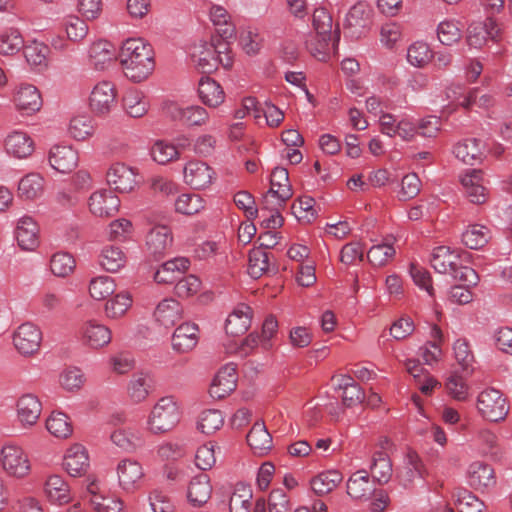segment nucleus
<instances>
[{
    "mask_svg": "<svg viewBox=\"0 0 512 512\" xmlns=\"http://www.w3.org/2000/svg\"><path fill=\"white\" fill-rule=\"evenodd\" d=\"M313 31L305 38L306 51L316 60L328 62L337 54L340 29H333V19L325 8H316L312 17Z\"/></svg>",
    "mask_w": 512,
    "mask_h": 512,
    "instance_id": "nucleus-1",
    "label": "nucleus"
},
{
    "mask_svg": "<svg viewBox=\"0 0 512 512\" xmlns=\"http://www.w3.org/2000/svg\"><path fill=\"white\" fill-rule=\"evenodd\" d=\"M119 58L124 75L136 83L146 80L155 68L153 48L141 38L127 39Z\"/></svg>",
    "mask_w": 512,
    "mask_h": 512,
    "instance_id": "nucleus-2",
    "label": "nucleus"
},
{
    "mask_svg": "<svg viewBox=\"0 0 512 512\" xmlns=\"http://www.w3.org/2000/svg\"><path fill=\"white\" fill-rule=\"evenodd\" d=\"M430 262L436 272L449 274L455 280L467 285H477L479 282L477 272L471 267L463 266L459 253L450 247L438 246L434 248Z\"/></svg>",
    "mask_w": 512,
    "mask_h": 512,
    "instance_id": "nucleus-3",
    "label": "nucleus"
},
{
    "mask_svg": "<svg viewBox=\"0 0 512 512\" xmlns=\"http://www.w3.org/2000/svg\"><path fill=\"white\" fill-rule=\"evenodd\" d=\"M181 420V409L173 396H163L153 405L146 419V430L153 435L172 431Z\"/></svg>",
    "mask_w": 512,
    "mask_h": 512,
    "instance_id": "nucleus-4",
    "label": "nucleus"
},
{
    "mask_svg": "<svg viewBox=\"0 0 512 512\" xmlns=\"http://www.w3.org/2000/svg\"><path fill=\"white\" fill-rule=\"evenodd\" d=\"M0 465L8 477L16 480L26 479L32 471L28 453L20 445L11 442L1 447Z\"/></svg>",
    "mask_w": 512,
    "mask_h": 512,
    "instance_id": "nucleus-5",
    "label": "nucleus"
},
{
    "mask_svg": "<svg viewBox=\"0 0 512 512\" xmlns=\"http://www.w3.org/2000/svg\"><path fill=\"white\" fill-rule=\"evenodd\" d=\"M476 406L479 414L491 422L504 420L509 412L506 398L495 388L482 390L477 397Z\"/></svg>",
    "mask_w": 512,
    "mask_h": 512,
    "instance_id": "nucleus-6",
    "label": "nucleus"
},
{
    "mask_svg": "<svg viewBox=\"0 0 512 512\" xmlns=\"http://www.w3.org/2000/svg\"><path fill=\"white\" fill-rule=\"evenodd\" d=\"M373 9L365 1H358L348 11L344 21L345 34L352 39L365 36L372 25Z\"/></svg>",
    "mask_w": 512,
    "mask_h": 512,
    "instance_id": "nucleus-7",
    "label": "nucleus"
},
{
    "mask_svg": "<svg viewBox=\"0 0 512 512\" xmlns=\"http://www.w3.org/2000/svg\"><path fill=\"white\" fill-rule=\"evenodd\" d=\"M292 195L288 170L284 167L274 168L270 177V189L264 195L263 202L268 204L275 200L276 206H284Z\"/></svg>",
    "mask_w": 512,
    "mask_h": 512,
    "instance_id": "nucleus-8",
    "label": "nucleus"
},
{
    "mask_svg": "<svg viewBox=\"0 0 512 512\" xmlns=\"http://www.w3.org/2000/svg\"><path fill=\"white\" fill-rule=\"evenodd\" d=\"M42 342L40 328L32 322L22 323L14 332L13 343L19 353L33 355L36 353Z\"/></svg>",
    "mask_w": 512,
    "mask_h": 512,
    "instance_id": "nucleus-9",
    "label": "nucleus"
},
{
    "mask_svg": "<svg viewBox=\"0 0 512 512\" xmlns=\"http://www.w3.org/2000/svg\"><path fill=\"white\" fill-rule=\"evenodd\" d=\"M88 206L96 217H112L119 210L120 199L111 189H100L92 193Z\"/></svg>",
    "mask_w": 512,
    "mask_h": 512,
    "instance_id": "nucleus-10",
    "label": "nucleus"
},
{
    "mask_svg": "<svg viewBox=\"0 0 512 512\" xmlns=\"http://www.w3.org/2000/svg\"><path fill=\"white\" fill-rule=\"evenodd\" d=\"M106 180L114 190L121 193H128L137 185L135 169L120 162L109 167Z\"/></svg>",
    "mask_w": 512,
    "mask_h": 512,
    "instance_id": "nucleus-11",
    "label": "nucleus"
},
{
    "mask_svg": "<svg viewBox=\"0 0 512 512\" xmlns=\"http://www.w3.org/2000/svg\"><path fill=\"white\" fill-rule=\"evenodd\" d=\"M80 339L82 343L91 349H100L111 342V330L104 324L89 320L82 324L80 328Z\"/></svg>",
    "mask_w": 512,
    "mask_h": 512,
    "instance_id": "nucleus-12",
    "label": "nucleus"
},
{
    "mask_svg": "<svg viewBox=\"0 0 512 512\" xmlns=\"http://www.w3.org/2000/svg\"><path fill=\"white\" fill-rule=\"evenodd\" d=\"M3 147L8 156L16 159H26L34 152L35 143L28 133L14 130L5 137Z\"/></svg>",
    "mask_w": 512,
    "mask_h": 512,
    "instance_id": "nucleus-13",
    "label": "nucleus"
},
{
    "mask_svg": "<svg viewBox=\"0 0 512 512\" xmlns=\"http://www.w3.org/2000/svg\"><path fill=\"white\" fill-rule=\"evenodd\" d=\"M78 161V152L71 146L55 145L48 154L51 168L62 174L72 172L77 167Z\"/></svg>",
    "mask_w": 512,
    "mask_h": 512,
    "instance_id": "nucleus-14",
    "label": "nucleus"
},
{
    "mask_svg": "<svg viewBox=\"0 0 512 512\" xmlns=\"http://www.w3.org/2000/svg\"><path fill=\"white\" fill-rule=\"evenodd\" d=\"M173 244L171 229L165 225H157L146 235V247L154 257H163L170 252Z\"/></svg>",
    "mask_w": 512,
    "mask_h": 512,
    "instance_id": "nucleus-15",
    "label": "nucleus"
},
{
    "mask_svg": "<svg viewBox=\"0 0 512 512\" xmlns=\"http://www.w3.org/2000/svg\"><path fill=\"white\" fill-rule=\"evenodd\" d=\"M44 496L52 505L63 506L72 501V494L66 480L57 474L49 475L43 487Z\"/></svg>",
    "mask_w": 512,
    "mask_h": 512,
    "instance_id": "nucleus-16",
    "label": "nucleus"
},
{
    "mask_svg": "<svg viewBox=\"0 0 512 512\" xmlns=\"http://www.w3.org/2000/svg\"><path fill=\"white\" fill-rule=\"evenodd\" d=\"M469 485L478 491H488L496 485V475L490 464L475 461L470 464L468 471Z\"/></svg>",
    "mask_w": 512,
    "mask_h": 512,
    "instance_id": "nucleus-17",
    "label": "nucleus"
},
{
    "mask_svg": "<svg viewBox=\"0 0 512 512\" xmlns=\"http://www.w3.org/2000/svg\"><path fill=\"white\" fill-rule=\"evenodd\" d=\"M162 108L164 113L173 120H180L187 125H201L208 118L206 110L200 106H189L183 109L174 101L167 100Z\"/></svg>",
    "mask_w": 512,
    "mask_h": 512,
    "instance_id": "nucleus-18",
    "label": "nucleus"
},
{
    "mask_svg": "<svg viewBox=\"0 0 512 512\" xmlns=\"http://www.w3.org/2000/svg\"><path fill=\"white\" fill-rule=\"evenodd\" d=\"M117 475L120 487L127 492H132L140 486L144 471L138 461L126 458L118 463Z\"/></svg>",
    "mask_w": 512,
    "mask_h": 512,
    "instance_id": "nucleus-19",
    "label": "nucleus"
},
{
    "mask_svg": "<svg viewBox=\"0 0 512 512\" xmlns=\"http://www.w3.org/2000/svg\"><path fill=\"white\" fill-rule=\"evenodd\" d=\"M237 373L234 364H226L215 375L209 389L212 398L222 399L236 389Z\"/></svg>",
    "mask_w": 512,
    "mask_h": 512,
    "instance_id": "nucleus-20",
    "label": "nucleus"
},
{
    "mask_svg": "<svg viewBox=\"0 0 512 512\" xmlns=\"http://www.w3.org/2000/svg\"><path fill=\"white\" fill-rule=\"evenodd\" d=\"M90 466L88 451L78 443L71 445L64 454L63 467L72 477L85 474Z\"/></svg>",
    "mask_w": 512,
    "mask_h": 512,
    "instance_id": "nucleus-21",
    "label": "nucleus"
},
{
    "mask_svg": "<svg viewBox=\"0 0 512 512\" xmlns=\"http://www.w3.org/2000/svg\"><path fill=\"white\" fill-rule=\"evenodd\" d=\"M17 419L23 427L34 426L42 412V403L34 394L22 395L16 403Z\"/></svg>",
    "mask_w": 512,
    "mask_h": 512,
    "instance_id": "nucleus-22",
    "label": "nucleus"
},
{
    "mask_svg": "<svg viewBox=\"0 0 512 512\" xmlns=\"http://www.w3.org/2000/svg\"><path fill=\"white\" fill-rule=\"evenodd\" d=\"M184 181L193 189H205L214 179V171L206 163L190 161L184 167Z\"/></svg>",
    "mask_w": 512,
    "mask_h": 512,
    "instance_id": "nucleus-23",
    "label": "nucleus"
},
{
    "mask_svg": "<svg viewBox=\"0 0 512 512\" xmlns=\"http://www.w3.org/2000/svg\"><path fill=\"white\" fill-rule=\"evenodd\" d=\"M347 494L354 500H367L376 490L369 473L362 469L351 474L346 483Z\"/></svg>",
    "mask_w": 512,
    "mask_h": 512,
    "instance_id": "nucleus-24",
    "label": "nucleus"
},
{
    "mask_svg": "<svg viewBox=\"0 0 512 512\" xmlns=\"http://www.w3.org/2000/svg\"><path fill=\"white\" fill-rule=\"evenodd\" d=\"M253 311L244 303L238 304L228 315L225 322L226 334L238 337L246 333L251 326Z\"/></svg>",
    "mask_w": 512,
    "mask_h": 512,
    "instance_id": "nucleus-25",
    "label": "nucleus"
},
{
    "mask_svg": "<svg viewBox=\"0 0 512 512\" xmlns=\"http://www.w3.org/2000/svg\"><path fill=\"white\" fill-rule=\"evenodd\" d=\"M14 233L19 247L23 250L32 251L39 244V227L30 216H23L18 220Z\"/></svg>",
    "mask_w": 512,
    "mask_h": 512,
    "instance_id": "nucleus-26",
    "label": "nucleus"
},
{
    "mask_svg": "<svg viewBox=\"0 0 512 512\" xmlns=\"http://www.w3.org/2000/svg\"><path fill=\"white\" fill-rule=\"evenodd\" d=\"M198 341V325L184 322L175 329L172 335V348L178 353H187L196 347Z\"/></svg>",
    "mask_w": 512,
    "mask_h": 512,
    "instance_id": "nucleus-27",
    "label": "nucleus"
},
{
    "mask_svg": "<svg viewBox=\"0 0 512 512\" xmlns=\"http://www.w3.org/2000/svg\"><path fill=\"white\" fill-rule=\"evenodd\" d=\"M461 184L467 198L474 204H482L487 199L486 188L483 185L481 170L472 169L461 176Z\"/></svg>",
    "mask_w": 512,
    "mask_h": 512,
    "instance_id": "nucleus-28",
    "label": "nucleus"
},
{
    "mask_svg": "<svg viewBox=\"0 0 512 512\" xmlns=\"http://www.w3.org/2000/svg\"><path fill=\"white\" fill-rule=\"evenodd\" d=\"M89 59L96 70L107 69L117 59L115 46L106 40H98L89 48Z\"/></svg>",
    "mask_w": 512,
    "mask_h": 512,
    "instance_id": "nucleus-29",
    "label": "nucleus"
},
{
    "mask_svg": "<svg viewBox=\"0 0 512 512\" xmlns=\"http://www.w3.org/2000/svg\"><path fill=\"white\" fill-rule=\"evenodd\" d=\"M212 486L207 474L201 473L193 477L187 488V499L191 506L201 507L211 498Z\"/></svg>",
    "mask_w": 512,
    "mask_h": 512,
    "instance_id": "nucleus-30",
    "label": "nucleus"
},
{
    "mask_svg": "<svg viewBox=\"0 0 512 512\" xmlns=\"http://www.w3.org/2000/svg\"><path fill=\"white\" fill-rule=\"evenodd\" d=\"M189 264V260L185 257L168 260L155 272L154 280L159 284H176L189 268Z\"/></svg>",
    "mask_w": 512,
    "mask_h": 512,
    "instance_id": "nucleus-31",
    "label": "nucleus"
},
{
    "mask_svg": "<svg viewBox=\"0 0 512 512\" xmlns=\"http://www.w3.org/2000/svg\"><path fill=\"white\" fill-rule=\"evenodd\" d=\"M152 375L148 371L134 373L128 383L127 393L134 403H141L147 399L152 389Z\"/></svg>",
    "mask_w": 512,
    "mask_h": 512,
    "instance_id": "nucleus-32",
    "label": "nucleus"
},
{
    "mask_svg": "<svg viewBox=\"0 0 512 512\" xmlns=\"http://www.w3.org/2000/svg\"><path fill=\"white\" fill-rule=\"evenodd\" d=\"M369 469L374 483L380 485L388 483L393 474L391 459L383 450L373 453Z\"/></svg>",
    "mask_w": 512,
    "mask_h": 512,
    "instance_id": "nucleus-33",
    "label": "nucleus"
},
{
    "mask_svg": "<svg viewBox=\"0 0 512 512\" xmlns=\"http://www.w3.org/2000/svg\"><path fill=\"white\" fill-rule=\"evenodd\" d=\"M154 317L160 325L170 328L182 319V307L174 299H164L157 305Z\"/></svg>",
    "mask_w": 512,
    "mask_h": 512,
    "instance_id": "nucleus-34",
    "label": "nucleus"
},
{
    "mask_svg": "<svg viewBox=\"0 0 512 512\" xmlns=\"http://www.w3.org/2000/svg\"><path fill=\"white\" fill-rule=\"evenodd\" d=\"M193 63L204 73H210L217 69L215 49L208 42L201 41L194 44L190 52Z\"/></svg>",
    "mask_w": 512,
    "mask_h": 512,
    "instance_id": "nucleus-35",
    "label": "nucleus"
},
{
    "mask_svg": "<svg viewBox=\"0 0 512 512\" xmlns=\"http://www.w3.org/2000/svg\"><path fill=\"white\" fill-rule=\"evenodd\" d=\"M247 443L255 454L264 455L272 448V436L263 422H256L247 434Z\"/></svg>",
    "mask_w": 512,
    "mask_h": 512,
    "instance_id": "nucleus-36",
    "label": "nucleus"
},
{
    "mask_svg": "<svg viewBox=\"0 0 512 512\" xmlns=\"http://www.w3.org/2000/svg\"><path fill=\"white\" fill-rule=\"evenodd\" d=\"M343 480V475L338 470H326L318 473L310 480L312 491L323 496L332 492Z\"/></svg>",
    "mask_w": 512,
    "mask_h": 512,
    "instance_id": "nucleus-37",
    "label": "nucleus"
},
{
    "mask_svg": "<svg viewBox=\"0 0 512 512\" xmlns=\"http://www.w3.org/2000/svg\"><path fill=\"white\" fill-rule=\"evenodd\" d=\"M209 16L221 38L232 39L235 37V24L232 22L230 14L223 6L213 5L210 8Z\"/></svg>",
    "mask_w": 512,
    "mask_h": 512,
    "instance_id": "nucleus-38",
    "label": "nucleus"
},
{
    "mask_svg": "<svg viewBox=\"0 0 512 512\" xmlns=\"http://www.w3.org/2000/svg\"><path fill=\"white\" fill-rule=\"evenodd\" d=\"M99 265L110 273L118 272L127 262L123 249L116 245H106L102 248L99 257Z\"/></svg>",
    "mask_w": 512,
    "mask_h": 512,
    "instance_id": "nucleus-39",
    "label": "nucleus"
},
{
    "mask_svg": "<svg viewBox=\"0 0 512 512\" xmlns=\"http://www.w3.org/2000/svg\"><path fill=\"white\" fill-rule=\"evenodd\" d=\"M490 229L482 224H471L463 231L462 243L469 249H482L491 239Z\"/></svg>",
    "mask_w": 512,
    "mask_h": 512,
    "instance_id": "nucleus-40",
    "label": "nucleus"
},
{
    "mask_svg": "<svg viewBox=\"0 0 512 512\" xmlns=\"http://www.w3.org/2000/svg\"><path fill=\"white\" fill-rule=\"evenodd\" d=\"M453 153L463 163L473 165L482 159L481 141L475 138L460 141L454 146Z\"/></svg>",
    "mask_w": 512,
    "mask_h": 512,
    "instance_id": "nucleus-41",
    "label": "nucleus"
},
{
    "mask_svg": "<svg viewBox=\"0 0 512 512\" xmlns=\"http://www.w3.org/2000/svg\"><path fill=\"white\" fill-rule=\"evenodd\" d=\"M252 489L249 484L238 482L230 496V512H249L251 508Z\"/></svg>",
    "mask_w": 512,
    "mask_h": 512,
    "instance_id": "nucleus-42",
    "label": "nucleus"
},
{
    "mask_svg": "<svg viewBox=\"0 0 512 512\" xmlns=\"http://www.w3.org/2000/svg\"><path fill=\"white\" fill-rule=\"evenodd\" d=\"M18 192L27 200L39 198L44 192V178L38 173H28L19 181Z\"/></svg>",
    "mask_w": 512,
    "mask_h": 512,
    "instance_id": "nucleus-43",
    "label": "nucleus"
},
{
    "mask_svg": "<svg viewBox=\"0 0 512 512\" xmlns=\"http://www.w3.org/2000/svg\"><path fill=\"white\" fill-rule=\"evenodd\" d=\"M434 56L429 44L424 41H415L407 48V61L416 68L426 67Z\"/></svg>",
    "mask_w": 512,
    "mask_h": 512,
    "instance_id": "nucleus-44",
    "label": "nucleus"
},
{
    "mask_svg": "<svg viewBox=\"0 0 512 512\" xmlns=\"http://www.w3.org/2000/svg\"><path fill=\"white\" fill-rule=\"evenodd\" d=\"M110 439L119 448L126 452L134 451L142 443V435L137 429H116L110 435Z\"/></svg>",
    "mask_w": 512,
    "mask_h": 512,
    "instance_id": "nucleus-45",
    "label": "nucleus"
},
{
    "mask_svg": "<svg viewBox=\"0 0 512 512\" xmlns=\"http://www.w3.org/2000/svg\"><path fill=\"white\" fill-rule=\"evenodd\" d=\"M132 303L133 298L128 291H119L107 300L105 314L111 319L120 318L130 309Z\"/></svg>",
    "mask_w": 512,
    "mask_h": 512,
    "instance_id": "nucleus-46",
    "label": "nucleus"
},
{
    "mask_svg": "<svg viewBox=\"0 0 512 512\" xmlns=\"http://www.w3.org/2000/svg\"><path fill=\"white\" fill-rule=\"evenodd\" d=\"M23 54L32 67L40 69L47 67L49 47L42 42L31 41L27 45H23Z\"/></svg>",
    "mask_w": 512,
    "mask_h": 512,
    "instance_id": "nucleus-47",
    "label": "nucleus"
},
{
    "mask_svg": "<svg viewBox=\"0 0 512 512\" xmlns=\"http://www.w3.org/2000/svg\"><path fill=\"white\" fill-rule=\"evenodd\" d=\"M95 124L93 120L86 115H78L70 120L68 133L76 141H85L93 136Z\"/></svg>",
    "mask_w": 512,
    "mask_h": 512,
    "instance_id": "nucleus-48",
    "label": "nucleus"
},
{
    "mask_svg": "<svg viewBox=\"0 0 512 512\" xmlns=\"http://www.w3.org/2000/svg\"><path fill=\"white\" fill-rule=\"evenodd\" d=\"M46 429L56 438H67L72 434L69 417L62 412H52L46 420Z\"/></svg>",
    "mask_w": 512,
    "mask_h": 512,
    "instance_id": "nucleus-49",
    "label": "nucleus"
},
{
    "mask_svg": "<svg viewBox=\"0 0 512 512\" xmlns=\"http://www.w3.org/2000/svg\"><path fill=\"white\" fill-rule=\"evenodd\" d=\"M116 290V283L109 276H97L90 280L89 294L96 301H102L113 295Z\"/></svg>",
    "mask_w": 512,
    "mask_h": 512,
    "instance_id": "nucleus-50",
    "label": "nucleus"
},
{
    "mask_svg": "<svg viewBox=\"0 0 512 512\" xmlns=\"http://www.w3.org/2000/svg\"><path fill=\"white\" fill-rule=\"evenodd\" d=\"M269 269V253L263 248H254L249 252L248 273L254 278H260Z\"/></svg>",
    "mask_w": 512,
    "mask_h": 512,
    "instance_id": "nucleus-51",
    "label": "nucleus"
},
{
    "mask_svg": "<svg viewBox=\"0 0 512 512\" xmlns=\"http://www.w3.org/2000/svg\"><path fill=\"white\" fill-rule=\"evenodd\" d=\"M224 424V416L220 410L206 409L199 415L197 427L207 435L213 434Z\"/></svg>",
    "mask_w": 512,
    "mask_h": 512,
    "instance_id": "nucleus-52",
    "label": "nucleus"
},
{
    "mask_svg": "<svg viewBox=\"0 0 512 512\" xmlns=\"http://www.w3.org/2000/svg\"><path fill=\"white\" fill-rule=\"evenodd\" d=\"M24 45V40L19 30L10 28L0 34V54L14 55Z\"/></svg>",
    "mask_w": 512,
    "mask_h": 512,
    "instance_id": "nucleus-53",
    "label": "nucleus"
},
{
    "mask_svg": "<svg viewBox=\"0 0 512 512\" xmlns=\"http://www.w3.org/2000/svg\"><path fill=\"white\" fill-rule=\"evenodd\" d=\"M205 207L204 199L194 193H187L178 196L175 201V209L177 212L185 215H194L199 213Z\"/></svg>",
    "mask_w": 512,
    "mask_h": 512,
    "instance_id": "nucleus-54",
    "label": "nucleus"
},
{
    "mask_svg": "<svg viewBox=\"0 0 512 512\" xmlns=\"http://www.w3.org/2000/svg\"><path fill=\"white\" fill-rule=\"evenodd\" d=\"M73 256L67 252H57L50 259L51 272L57 277H67L75 269Z\"/></svg>",
    "mask_w": 512,
    "mask_h": 512,
    "instance_id": "nucleus-55",
    "label": "nucleus"
},
{
    "mask_svg": "<svg viewBox=\"0 0 512 512\" xmlns=\"http://www.w3.org/2000/svg\"><path fill=\"white\" fill-rule=\"evenodd\" d=\"M453 353L455 360L464 371L473 370L475 358L467 339L458 338L453 344Z\"/></svg>",
    "mask_w": 512,
    "mask_h": 512,
    "instance_id": "nucleus-56",
    "label": "nucleus"
},
{
    "mask_svg": "<svg viewBox=\"0 0 512 512\" xmlns=\"http://www.w3.org/2000/svg\"><path fill=\"white\" fill-rule=\"evenodd\" d=\"M394 255L395 248L388 239L383 243L373 245L367 252V258L373 266H383L387 264Z\"/></svg>",
    "mask_w": 512,
    "mask_h": 512,
    "instance_id": "nucleus-57",
    "label": "nucleus"
},
{
    "mask_svg": "<svg viewBox=\"0 0 512 512\" xmlns=\"http://www.w3.org/2000/svg\"><path fill=\"white\" fill-rule=\"evenodd\" d=\"M437 37L443 45L450 46L461 39L462 32L456 21L444 20L438 24Z\"/></svg>",
    "mask_w": 512,
    "mask_h": 512,
    "instance_id": "nucleus-58",
    "label": "nucleus"
},
{
    "mask_svg": "<svg viewBox=\"0 0 512 512\" xmlns=\"http://www.w3.org/2000/svg\"><path fill=\"white\" fill-rule=\"evenodd\" d=\"M455 505L459 512H482L485 507L480 499L465 489L457 492Z\"/></svg>",
    "mask_w": 512,
    "mask_h": 512,
    "instance_id": "nucleus-59",
    "label": "nucleus"
},
{
    "mask_svg": "<svg viewBox=\"0 0 512 512\" xmlns=\"http://www.w3.org/2000/svg\"><path fill=\"white\" fill-rule=\"evenodd\" d=\"M63 26L67 39L72 42H79L83 40L88 33L87 24L77 16L66 17Z\"/></svg>",
    "mask_w": 512,
    "mask_h": 512,
    "instance_id": "nucleus-60",
    "label": "nucleus"
},
{
    "mask_svg": "<svg viewBox=\"0 0 512 512\" xmlns=\"http://www.w3.org/2000/svg\"><path fill=\"white\" fill-rule=\"evenodd\" d=\"M448 394L458 400L464 401L469 395V386L465 379L457 373L451 374L445 383Z\"/></svg>",
    "mask_w": 512,
    "mask_h": 512,
    "instance_id": "nucleus-61",
    "label": "nucleus"
},
{
    "mask_svg": "<svg viewBox=\"0 0 512 512\" xmlns=\"http://www.w3.org/2000/svg\"><path fill=\"white\" fill-rule=\"evenodd\" d=\"M60 384L67 391H77L85 383V376L77 367L66 368L60 374Z\"/></svg>",
    "mask_w": 512,
    "mask_h": 512,
    "instance_id": "nucleus-62",
    "label": "nucleus"
},
{
    "mask_svg": "<svg viewBox=\"0 0 512 512\" xmlns=\"http://www.w3.org/2000/svg\"><path fill=\"white\" fill-rule=\"evenodd\" d=\"M153 160L159 164H167L178 157L176 147L165 141H157L151 148Z\"/></svg>",
    "mask_w": 512,
    "mask_h": 512,
    "instance_id": "nucleus-63",
    "label": "nucleus"
},
{
    "mask_svg": "<svg viewBox=\"0 0 512 512\" xmlns=\"http://www.w3.org/2000/svg\"><path fill=\"white\" fill-rule=\"evenodd\" d=\"M421 181L416 173H408L401 180L398 198L401 201L410 200L420 192Z\"/></svg>",
    "mask_w": 512,
    "mask_h": 512,
    "instance_id": "nucleus-64",
    "label": "nucleus"
}]
</instances>
